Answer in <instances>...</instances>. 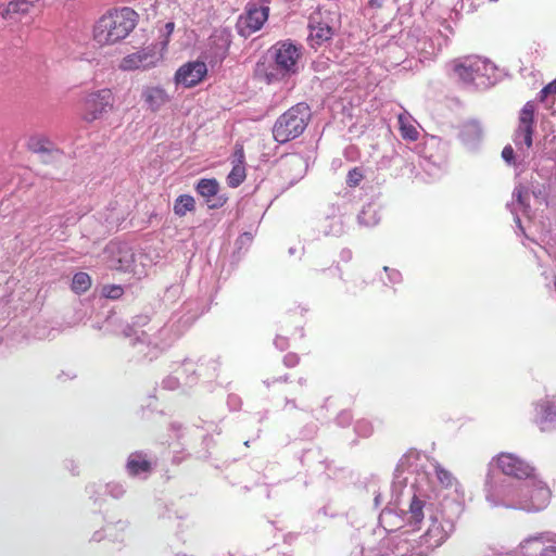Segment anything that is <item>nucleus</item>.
I'll use <instances>...</instances> for the list:
<instances>
[{
	"mask_svg": "<svg viewBox=\"0 0 556 556\" xmlns=\"http://www.w3.org/2000/svg\"><path fill=\"white\" fill-rule=\"evenodd\" d=\"M271 81V78L269 76H267V83H270Z\"/></svg>",
	"mask_w": 556,
	"mask_h": 556,
	"instance_id": "e433bc0d",
	"label": "nucleus"
},
{
	"mask_svg": "<svg viewBox=\"0 0 556 556\" xmlns=\"http://www.w3.org/2000/svg\"><path fill=\"white\" fill-rule=\"evenodd\" d=\"M277 70L283 75H293L298 72V62L301 50L292 42L279 41L271 48Z\"/></svg>",
	"mask_w": 556,
	"mask_h": 556,
	"instance_id": "0eeeda50",
	"label": "nucleus"
},
{
	"mask_svg": "<svg viewBox=\"0 0 556 556\" xmlns=\"http://www.w3.org/2000/svg\"><path fill=\"white\" fill-rule=\"evenodd\" d=\"M206 75V64L202 61H192L181 65L175 73L174 79L176 85L192 88L202 83Z\"/></svg>",
	"mask_w": 556,
	"mask_h": 556,
	"instance_id": "9d476101",
	"label": "nucleus"
},
{
	"mask_svg": "<svg viewBox=\"0 0 556 556\" xmlns=\"http://www.w3.org/2000/svg\"><path fill=\"white\" fill-rule=\"evenodd\" d=\"M484 61L479 56L468 55L451 62L454 75L464 83H472Z\"/></svg>",
	"mask_w": 556,
	"mask_h": 556,
	"instance_id": "f8f14e48",
	"label": "nucleus"
},
{
	"mask_svg": "<svg viewBox=\"0 0 556 556\" xmlns=\"http://www.w3.org/2000/svg\"><path fill=\"white\" fill-rule=\"evenodd\" d=\"M362 179H363L362 172L357 167H354L348 174L346 184L349 187H356L359 185Z\"/></svg>",
	"mask_w": 556,
	"mask_h": 556,
	"instance_id": "a878e982",
	"label": "nucleus"
},
{
	"mask_svg": "<svg viewBox=\"0 0 556 556\" xmlns=\"http://www.w3.org/2000/svg\"><path fill=\"white\" fill-rule=\"evenodd\" d=\"M519 489L518 507L527 511H540L546 508L551 501L552 492L541 480L534 478Z\"/></svg>",
	"mask_w": 556,
	"mask_h": 556,
	"instance_id": "7ed1b4c3",
	"label": "nucleus"
},
{
	"mask_svg": "<svg viewBox=\"0 0 556 556\" xmlns=\"http://www.w3.org/2000/svg\"><path fill=\"white\" fill-rule=\"evenodd\" d=\"M434 472H435V477H437L438 481L440 482V484L443 488L447 489L454 484V482H455L454 476L452 475V472L446 470L443 466L435 465Z\"/></svg>",
	"mask_w": 556,
	"mask_h": 556,
	"instance_id": "5701e85b",
	"label": "nucleus"
},
{
	"mask_svg": "<svg viewBox=\"0 0 556 556\" xmlns=\"http://www.w3.org/2000/svg\"><path fill=\"white\" fill-rule=\"evenodd\" d=\"M400 132L403 139L416 141L419 138L417 128L407 121L403 114L399 115Z\"/></svg>",
	"mask_w": 556,
	"mask_h": 556,
	"instance_id": "412c9836",
	"label": "nucleus"
},
{
	"mask_svg": "<svg viewBox=\"0 0 556 556\" xmlns=\"http://www.w3.org/2000/svg\"><path fill=\"white\" fill-rule=\"evenodd\" d=\"M174 29H175L174 22H168V23L165 24V31H166L165 45L167 43L168 37L173 34Z\"/></svg>",
	"mask_w": 556,
	"mask_h": 556,
	"instance_id": "c756f323",
	"label": "nucleus"
},
{
	"mask_svg": "<svg viewBox=\"0 0 556 556\" xmlns=\"http://www.w3.org/2000/svg\"><path fill=\"white\" fill-rule=\"evenodd\" d=\"M311 119V110L306 103H298L281 114L273 127L274 139L286 143L298 138Z\"/></svg>",
	"mask_w": 556,
	"mask_h": 556,
	"instance_id": "f03ea898",
	"label": "nucleus"
},
{
	"mask_svg": "<svg viewBox=\"0 0 556 556\" xmlns=\"http://www.w3.org/2000/svg\"><path fill=\"white\" fill-rule=\"evenodd\" d=\"M539 408L542 413H547V410L549 409V404L547 402L541 403L539 405Z\"/></svg>",
	"mask_w": 556,
	"mask_h": 556,
	"instance_id": "f704fd0d",
	"label": "nucleus"
},
{
	"mask_svg": "<svg viewBox=\"0 0 556 556\" xmlns=\"http://www.w3.org/2000/svg\"><path fill=\"white\" fill-rule=\"evenodd\" d=\"M245 162V154L242 146H236L235 152H233V164H242L244 165Z\"/></svg>",
	"mask_w": 556,
	"mask_h": 556,
	"instance_id": "bb28decb",
	"label": "nucleus"
},
{
	"mask_svg": "<svg viewBox=\"0 0 556 556\" xmlns=\"http://www.w3.org/2000/svg\"><path fill=\"white\" fill-rule=\"evenodd\" d=\"M495 463L497 468L506 476L520 480L535 477V468L515 454L501 453L496 456Z\"/></svg>",
	"mask_w": 556,
	"mask_h": 556,
	"instance_id": "1a4fd4ad",
	"label": "nucleus"
},
{
	"mask_svg": "<svg viewBox=\"0 0 556 556\" xmlns=\"http://www.w3.org/2000/svg\"><path fill=\"white\" fill-rule=\"evenodd\" d=\"M542 556H556V547L555 546H548L543 549Z\"/></svg>",
	"mask_w": 556,
	"mask_h": 556,
	"instance_id": "7c9ffc66",
	"label": "nucleus"
},
{
	"mask_svg": "<svg viewBox=\"0 0 556 556\" xmlns=\"http://www.w3.org/2000/svg\"><path fill=\"white\" fill-rule=\"evenodd\" d=\"M121 256L117 258L116 264L112 266L113 269L118 271H126L134 261L132 254L129 252H119Z\"/></svg>",
	"mask_w": 556,
	"mask_h": 556,
	"instance_id": "393cba45",
	"label": "nucleus"
},
{
	"mask_svg": "<svg viewBox=\"0 0 556 556\" xmlns=\"http://www.w3.org/2000/svg\"><path fill=\"white\" fill-rule=\"evenodd\" d=\"M448 538L450 531L444 528L437 517H431L427 530L412 546V552L417 556H429L432 552L443 545Z\"/></svg>",
	"mask_w": 556,
	"mask_h": 556,
	"instance_id": "39448f33",
	"label": "nucleus"
},
{
	"mask_svg": "<svg viewBox=\"0 0 556 556\" xmlns=\"http://www.w3.org/2000/svg\"><path fill=\"white\" fill-rule=\"evenodd\" d=\"M195 210V201L190 194L179 195L174 203V213L182 217L187 212H193Z\"/></svg>",
	"mask_w": 556,
	"mask_h": 556,
	"instance_id": "f3484780",
	"label": "nucleus"
},
{
	"mask_svg": "<svg viewBox=\"0 0 556 556\" xmlns=\"http://www.w3.org/2000/svg\"><path fill=\"white\" fill-rule=\"evenodd\" d=\"M101 293L106 299L118 300L123 296L124 289L119 285H106L103 286Z\"/></svg>",
	"mask_w": 556,
	"mask_h": 556,
	"instance_id": "b1692460",
	"label": "nucleus"
},
{
	"mask_svg": "<svg viewBox=\"0 0 556 556\" xmlns=\"http://www.w3.org/2000/svg\"><path fill=\"white\" fill-rule=\"evenodd\" d=\"M115 98L110 88L89 92L81 101V119L92 123L110 112L114 106Z\"/></svg>",
	"mask_w": 556,
	"mask_h": 556,
	"instance_id": "20e7f679",
	"label": "nucleus"
},
{
	"mask_svg": "<svg viewBox=\"0 0 556 556\" xmlns=\"http://www.w3.org/2000/svg\"><path fill=\"white\" fill-rule=\"evenodd\" d=\"M195 189L200 195L210 200L211 198H213L217 194L218 182L216 181V179L203 178L198 182Z\"/></svg>",
	"mask_w": 556,
	"mask_h": 556,
	"instance_id": "aec40b11",
	"label": "nucleus"
},
{
	"mask_svg": "<svg viewBox=\"0 0 556 556\" xmlns=\"http://www.w3.org/2000/svg\"><path fill=\"white\" fill-rule=\"evenodd\" d=\"M286 361L289 363V364H295L298 362V358L295 355L293 354H289L286 356Z\"/></svg>",
	"mask_w": 556,
	"mask_h": 556,
	"instance_id": "72a5a7b5",
	"label": "nucleus"
},
{
	"mask_svg": "<svg viewBox=\"0 0 556 556\" xmlns=\"http://www.w3.org/2000/svg\"><path fill=\"white\" fill-rule=\"evenodd\" d=\"M370 213H374L371 206L364 207L358 216V219L362 224L369 225L370 223L366 220V216Z\"/></svg>",
	"mask_w": 556,
	"mask_h": 556,
	"instance_id": "c85d7f7f",
	"label": "nucleus"
},
{
	"mask_svg": "<svg viewBox=\"0 0 556 556\" xmlns=\"http://www.w3.org/2000/svg\"><path fill=\"white\" fill-rule=\"evenodd\" d=\"M331 14L329 12L316 11L309 16L308 42L312 48L317 49L323 43L331 40L334 30L331 26Z\"/></svg>",
	"mask_w": 556,
	"mask_h": 556,
	"instance_id": "6e6552de",
	"label": "nucleus"
},
{
	"mask_svg": "<svg viewBox=\"0 0 556 556\" xmlns=\"http://www.w3.org/2000/svg\"><path fill=\"white\" fill-rule=\"evenodd\" d=\"M502 157L507 162L511 163L515 160V152L511 146H506L502 151Z\"/></svg>",
	"mask_w": 556,
	"mask_h": 556,
	"instance_id": "cd10ccee",
	"label": "nucleus"
},
{
	"mask_svg": "<svg viewBox=\"0 0 556 556\" xmlns=\"http://www.w3.org/2000/svg\"><path fill=\"white\" fill-rule=\"evenodd\" d=\"M535 105L532 101H528L520 111L519 125L516 131V140L522 138L527 148L532 146V135L534 126Z\"/></svg>",
	"mask_w": 556,
	"mask_h": 556,
	"instance_id": "ddd939ff",
	"label": "nucleus"
},
{
	"mask_svg": "<svg viewBox=\"0 0 556 556\" xmlns=\"http://www.w3.org/2000/svg\"><path fill=\"white\" fill-rule=\"evenodd\" d=\"M138 14L130 8L113 9L93 25L92 39L99 47L123 41L137 26Z\"/></svg>",
	"mask_w": 556,
	"mask_h": 556,
	"instance_id": "f257e3e1",
	"label": "nucleus"
},
{
	"mask_svg": "<svg viewBox=\"0 0 556 556\" xmlns=\"http://www.w3.org/2000/svg\"><path fill=\"white\" fill-rule=\"evenodd\" d=\"M91 277L85 271H79L74 275L71 288L75 293L83 294L91 288Z\"/></svg>",
	"mask_w": 556,
	"mask_h": 556,
	"instance_id": "6ab92c4d",
	"label": "nucleus"
},
{
	"mask_svg": "<svg viewBox=\"0 0 556 556\" xmlns=\"http://www.w3.org/2000/svg\"><path fill=\"white\" fill-rule=\"evenodd\" d=\"M160 58L154 48H143L122 59L119 68L122 71L147 70L155 66Z\"/></svg>",
	"mask_w": 556,
	"mask_h": 556,
	"instance_id": "9b49d317",
	"label": "nucleus"
},
{
	"mask_svg": "<svg viewBox=\"0 0 556 556\" xmlns=\"http://www.w3.org/2000/svg\"><path fill=\"white\" fill-rule=\"evenodd\" d=\"M127 469L131 476H137L141 472H148L151 469L149 460L140 454L131 455L127 462Z\"/></svg>",
	"mask_w": 556,
	"mask_h": 556,
	"instance_id": "dca6fc26",
	"label": "nucleus"
},
{
	"mask_svg": "<svg viewBox=\"0 0 556 556\" xmlns=\"http://www.w3.org/2000/svg\"><path fill=\"white\" fill-rule=\"evenodd\" d=\"M245 177V166L242 164H233L229 175L227 176V184L231 188H237L244 181Z\"/></svg>",
	"mask_w": 556,
	"mask_h": 556,
	"instance_id": "4be33fe9",
	"label": "nucleus"
},
{
	"mask_svg": "<svg viewBox=\"0 0 556 556\" xmlns=\"http://www.w3.org/2000/svg\"><path fill=\"white\" fill-rule=\"evenodd\" d=\"M33 3L29 0H11L3 12L4 17H11L15 14H26L29 12Z\"/></svg>",
	"mask_w": 556,
	"mask_h": 556,
	"instance_id": "a211bd4d",
	"label": "nucleus"
},
{
	"mask_svg": "<svg viewBox=\"0 0 556 556\" xmlns=\"http://www.w3.org/2000/svg\"><path fill=\"white\" fill-rule=\"evenodd\" d=\"M268 0H251L248 2L244 12L239 16L237 28L238 33L243 37H249L260 30L264 23L268 20L269 7L261 5L260 2Z\"/></svg>",
	"mask_w": 556,
	"mask_h": 556,
	"instance_id": "423d86ee",
	"label": "nucleus"
},
{
	"mask_svg": "<svg viewBox=\"0 0 556 556\" xmlns=\"http://www.w3.org/2000/svg\"><path fill=\"white\" fill-rule=\"evenodd\" d=\"M142 98L153 112L159 111L169 101L168 94L161 87H147L142 92Z\"/></svg>",
	"mask_w": 556,
	"mask_h": 556,
	"instance_id": "4468645a",
	"label": "nucleus"
},
{
	"mask_svg": "<svg viewBox=\"0 0 556 556\" xmlns=\"http://www.w3.org/2000/svg\"><path fill=\"white\" fill-rule=\"evenodd\" d=\"M253 237L250 232H244L242 236H241V240H247V241H252Z\"/></svg>",
	"mask_w": 556,
	"mask_h": 556,
	"instance_id": "c9c22d12",
	"label": "nucleus"
},
{
	"mask_svg": "<svg viewBox=\"0 0 556 556\" xmlns=\"http://www.w3.org/2000/svg\"><path fill=\"white\" fill-rule=\"evenodd\" d=\"M425 501L420 500L418 496L414 495L410 500L408 507V518L407 525L412 527L414 530L420 529V525L424 521L425 514Z\"/></svg>",
	"mask_w": 556,
	"mask_h": 556,
	"instance_id": "2eb2a0df",
	"label": "nucleus"
},
{
	"mask_svg": "<svg viewBox=\"0 0 556 556\" xmlns=\"http://www.w3.org/2000/svg\"><path fill=\"white\" fill-rule=\"evenodd\" d=\"M546 91H551V93H556V79L546 85Z\"/></svg>",
	"mask_w": 556,
	"mask_h": 556,
	"instance_id": "473e14b6",
	"label": "nucleus"
},
{
	"mask_svg": "<svg viewBox=\"0 0 556 556\" xmlns=\"http://www.w3.org/2000/svg\"><path fill=\"white\" fill-rule=\"evenodd\" d=\"M548 94H552L551 91H546V86L540 91L539 99L541 102H544Z\"/></svg>",
	"mask_w": 556,
	"mask_h": 556,
	"instance_id": "2f4dec72",
	"label": "nucleus"
}]
</instances>
